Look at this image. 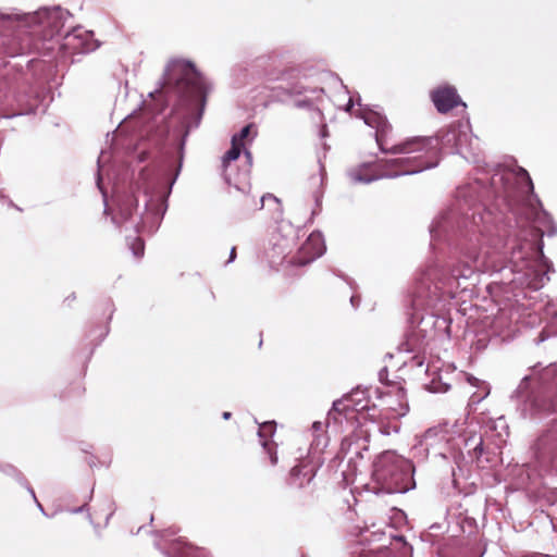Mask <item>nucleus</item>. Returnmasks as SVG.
Segmentation results:
<instances>
[{"label": "nucleus", "mask_w": 557, "mask_h": 557, "mask_svg": "<svg viewBox=\"0 0 557 557\" xmlns=\"http://www.w3.org/2000/svg\"><path fill=\"white\" fill-rule=\"evenodd\" d=\"M451 322L453 319L449 313L446 312V308L443 311H436V321L434 322V339L449 341L451 337Z\"/></svg>", "instance_id": "25"}, {"label": "nucleus", "mask_w": 557, "mask_h": 557, "mask_svg": "<svg viewBox=\"0 0 557 557\" xmlns=\"http://www.w3.org/2000/svg\"><path fill=\"white\" fill-rule=\"evenodd\" d=\"M271 247L265 250L267 258L271 265L281 263L288 255L287 240L283 237H272Z\"/></svg>", "instance_id": "26"}, {"label": "nucleus", "mask_w": 557, "mask_h": 557, "mask_svg": "<svg viewBox=\"0 0 557 557\" xmlns=\"http://www.w3.org/2000/svg\"><path fill=\"white\" fill-rule=\"evenodd\" d=\"M261 446L264 453L269 456L271 466H276L278 462L277 445L273 441L264 440L261 441Z\"/></svg>", "instance_id": "34"}, {"label": "nucleus", "mask_w": 557, "mask_h": 557, "mask_svg": "<svg viewBox=\"0 0 557 557\" xmlns=\"http://www.w3.org/2000/svg\"><path fill=\"white\" fill-rule=\"evenodd\" d=\"M178 532L176 527L153 531L154 548L164 557H209L205 548L193 545L185 537L176 536Z\"/></svg>", "instance_id": "12"}, {"label": "nucleus", "mask_w": 557, "mask_h": 557, "mask_svg": "<svg viewBox=\"0 0 557 557\" xmlns=\"http://www.w3.org/2000/svg\"><path fill=\"white\" fill-rule=\"evenodd\" d=\"M35 503H36V505H37L38 509H39L44 515H47V513L45 512V509H44L42 505H41L38 500H37V502H35Z\"/></svg>", "instance_id": "61"}, {"label": "nucleus", "mask_w": 557, "mask_h": 557, "mask_svg": "<svg viewBox=\"0 0 557 557\" xmlns=\"http://www.w3.org/2000/svg\"><path fill=\"white\" fill-rule=\"evenodd\" d=\"M486 395H487V393H485V394H484V396H480V397H478V398H475V396H474V395H472V396H471V399H472V401H473V403H479V401H481V400H482Z\"/></svg>", "instance_id": "53"}, {"label": "nucleus", "mask_w": 557, "mask_h": 557, "mask_svg": "<svg viewBox=\"0 0 557 557\" xmlns=\"http://www.w3.org/2000/svg\"><path fill=\"white\" fill-rule=\"evenodd\" d=\"M510 401L522 419L542 421L557 414V362L523 376Z\"/></svg>", "instance_id": "7"}, {"label": "nucleus", "mask_w": 557, "mask_h": 557, "mask_svg": "<svg viewBox=\"0 0 557 557\" xmlns=\"http://www.w3.org/2000/svg\"><path fill=\"white\" fill-rule=\"evenodd\" d=\"M400 407H401L403 411L399 413V416H405L409 411V406L406 403L405 405L400 404Z\"/></svg>", "instance_id": "51"}, {"label": "nucleus", "mask_w": 557, "mask_h": 557, "mask_svg": "<svg viewBox=\"0 0 557 557\" xmlns=\"http://www.w3.org/2000/svg\"><path fill=\"white\" fill-rule=\"evenodd\" d=\"M302 251L309 255V257L306 260H299L301 265L310 263L322 257L326 251L323 234L320 231L312 232L302 245Z\"/></svg>", "instance_id": "22"}, {"label": "nucleus", "mask_w": 557, "mask_h": 557, "mask_svg": "<svg viewBox=\"0 0 557 557\" xmlns=\"http://www.w3.org/2000/svg\"><path fill=\"white\" fill-rule=\"evenodd\" d=\"M377 377H379V381L386 385V386H391L392 385V382L388 380V369L387 367H383L379 373H377Z\"/></svg>", "instance_id": "40"}, {"label": "nucleus", "mask_w": 557, "mask_h": 557, "mask_svg": "<svg viewBox=\"0 0 557 557\" xmlns=\"http://www.w3.org/2000/svg\"><path fill=\"white\" fill-rule=\"evenodd\" d=\"M355 107V101L352 98H349L348 102L345 106V111L350 112Z\"/></svg>", "instance_id": "49"}, {"label": "nucleus", "mask_w": 557, "mask_h": 557, "mask_svg": "<svg viewBox=\"0 0 557 557\" xmlns=\"http://www.w3.org/2000/svg\"><path fill=\"white\" fill-rule=\"evenodd\" d=\"M502 187L494 188L492 182L487 187L482 180H471L457 187L455 200L450 208L436 216L430 225V246L436 249L443 242L442 251L435 255L418 276L432 263L447 262L453 256L458 268L468 259L467 255L474 248L478 278L480 277V259L492 258L491 242L495 239V227L500 225L504 216L502 206Z\"/></svg>", "instance_id": "4"}, {"label": "nucleus", "mask_w": 557, "mask_h": 557, "mask_svg": "<svg viewBox=\"0 0 557 557\" xmlns=\"http://www.w3.org/2000/svg\"><path fill=\"white\" fill-rule=\"evenodd\" d=\"M497 449L495 445L486 444L483 441L482 444H476V453L471 462H475L479 468L492 467L497 461Z\"/></svg>", "instance_id": "24"}, {"label": "nucleus", "mask_w": 557, "mask_h": 557, "mask_svg": "<svg viewBox=\"0 0 557 557\" xmlns=\"http://www.w3.org/2000/svg\"><path fill=\"white\" fill-rule=\"evenodd\" d=\"M257 136V127L255 123H249L240 128L238 133L232 136L233 141L236 144H245V140L251 143Z\"/></svg>", "instance_id": "28"}, {"label": "nucleus", "mask_w": 557, "mask_h": 557, "mask_svg": "<svg viewBox=\"0 0 557 557\" xmlns=\"http://www.w3.org/2000/svg\"><path fill=\"white\" fill-rule=\"evenodd\" d=\"M231 417H232V412H230V411H224V412L222 413V418H223L224 420H230V419H231Z\"/></svg>", "instance_id": "54"}, {"label": "nucleus", "mask_w": 557, "mask_h": 557, "mask_svg": "<svg viewBox=\"0 0 557 557\" xmlns=\"http://www.w3.org/2000/svg\"><path fill=\"white\" fill-rule=\"evenodd\" d=\"M250 191H246L243 195V207H244V216H250L256 211L261 210L264 207L265 202H271L275 206V210L278 212V215L283 214V206L281 199H278L273 194H264L260 197L259 200L256 199L255 196L249 195Z\"/></svg>", "instance_id": "21"}, {"label": "nucleus", "mask_w": 557, "mask_h": 557, "mask_svg": "<svg viewBox=\"0 0 557 557\" xmlns=\"http://www.w3.org/2000/svg\"><path fill=\"white\" fill-rule=\"evenodd\" d=\"M539 465L549 474H557V428L543 432L532 446Z\"/></svg>", "instance_id": "16"}, {"label": "nucleus", "mask_w": 557, "mask_h": 557, "mask_svg": "<svg viewBox=\"0 0 557 557\" xmlns=\"http://www.w3.org/2000/svg\"><path fill=\"white\" fill-rule=\"evenodd\" d=\"M379 430H380L381 434L387 436V435H391L392 433H399L400 424L399 423H394V424L383 423L380 425Z\"/></svg>", "instance_id": "39"}, {"label": "nucleus", "mask_w": 557, "mask_h": 557, "mask_svg": "<svg viewBox=\"0 0 557 557\" xmlns=\"http://www.w3.org/2000/svg\"><path fill=\"white\" fill-rule=\"evenodd\" d=\"M552 321L557 326V311L554 313Z\"/></svg>", "instance_id": "62"}, {"label": "nucleus", "mask_w": 557, "mask_h": 557, "mask_svg": "<svg viewBox=\"0 0 557 557\" xmlns=\"http://www.w3.org/2000/svg\"><path fill=\"white\" fill-rule=\"evenodd\" d=\"M494 188L502 187L505 210L500 225L495 227L491 242L492 258L498 257L510 267H502L512 274L507 283L511 288L539 290L555 272L553 262L544 255L543 237H555L557 224L534 191L529 172L519 168L518 174L495 173Z\"/></svg>", "instance_id": "2"}, {"label": "nucleus", "mask_w": 557, "mask_h": 557, "mask_svg": "<svg viewBox=\"0 0 557 557\" xmlns=\"http://www.w3.org/2000/svg\"><path fill=\"white\" fill-rule=\"evenodd\" d=\"M312 428L315 430H321V422H319V421L313 422Z\"/></svg>", "instance_id": "60"}, {"label": "nucleus", "mask_w": 557, "mask_h": 557, "mask_svg": "<svg viewBox=\"0 0 557 557\" xmlns=\"http://www.w3.org/2000/svg\"><path fill=\"white\" fill-rule=\"evenodd\" d=\"M459 525L463 533L472 534L476 529V520L472 517H459Z\"/></svg>", "instance_id": "37"}, {"label": "nucleus", "mask_w": 557, "mask_h": 557, "mask_svg": "<svg viewBox=\"0 0 557 557\" xmlns=\"http://www.w3.org/2000/svg\"><path fill=\"white\" fill-rule=\"evenodd\" d=\"M413 462L394 450L377 455L372 463V481L377 485L374 494H405L416 488Z\"/></svg>", "instance_id": "9"}, {"label": "nucleus", "mask_w": 557, "mask_h": 557, "mask_svg": "<svg viewBox=\"0 0 557 557\" xmlns=\"http://www.w3.org/2000/svg\"><path fill=\"white\" fill-rule=\"evenodd\" d=\"M244 149V144H236L231 140V148L225 152L222 158V166L224 169V178L228 185L234 186V180L231 177V173L228 172L231 168V163L236 161Z\"/></svg>", "instance_id": "27"}, {"label": "nucleus", "mask_w": 557, "mask_h": 557, "mask_svg": "<svg viewBox=\"0 0 557 557\" xmlns=\"http://www.w3.org/2000/svg\"><path fill=\"white\" fill-rule=\"evenodd\" d=\"M476 255L472 248L460 268L456 265L453 256L447 262L432 263L417 276L406 313L408 330L400 344L401 350L416 352L412 358L416 366H423L424 358L420 354H424L430 342L434 341L436 311H443L459 294L473 293L478 285L473 263Z\"/></svg>", "instance_id": "5"}, {"label": "nucleus", "mask_w": 557, "mask_h": 557, "mask_svg": "<svg viewBox=\"0 0 557 557\" xmlns=\"http://www.w3.org/2000/svg\"><path fill=\"white\" fill-rule=\"evenodd\" d=\"M24 71L21 64H5L4 71L0 73V103H5L10 99L17 103L24 97L17 94L21 84L24 81Z\"/></svg>", "instance_id": "17"}, {"label": "nucleus", "mask_w": 557, "mask_h": 557, "mask_svg": "<svg viewBox=\"0 0 557 557\" xmlns=\"http://www.w3.org/2000/svg\"><path fill=\"white\" fill-rule=\"evenodd\" d=\"M318 213V211L314 209L312 210V213H311V219Z\"/></svg>", "instance_id": "63"}, {"label": "nucleus", "mask_w": 557, "mask_h": 557, "mask_svg": "<svg viewBox=\"0 0 557 557\" xmlns=\"http://www.w3.org/2000/svg\"><path fill=\"white\" fill-rule=\"evenodd\" d=\"M361 117L366 125L374 128V138L382 153L385 154H408L410 145L418 141V138H406L405 140L389 146L388 135L392 132V125L387 117L382 113L364 108Z\"/></svg>", "instance_id": "13"}, {"label": "nucleus", "mask_w": 557, "mask_h": 557, "mask_svg": "<svg viewBox=\"0 0 557 557\" xmlns=\"http://www.w3.org/2000/svg\"><path fill=\"white\" fill-rule=\"evenodd\" d=\"M255 423L259 424V430L257 433L259 441L260 442L264 441V440L272 441V437L276 431V423L274 421H267L263 423H259L256 418H255Z\"/></svg>", "instance_id": "29"}, {"label": "nucleus", "mask_w": 557, "mask_h": 557, "mask_svg": "<svg viewBox=\"0 0 557 557\" xmlns=\"http://www.w3.org/2000/svg\"><path fill=\"white\" fill-rule=\"evenodd\" d=\"M34 103L35 104H28V106H25L23 107L20 103H17L20 106V110L11 115H9V117H14V116H20V115H27V114H34L36 113V109H37V100H34Z\"/></svg>", "instance_id": "38"}, {"label": "nucleus", "mask_w": 557, "mask_h": 557, "mask_svg": "<svg viewBox=\"0 0 557 557\" xmlns=\"http://www.w3.org/2000/svg\"><path fill=\"white\" fill-rule=\"evenodd\" d=\"M322 197H323L322 191L315 190L313 193V199H314V202H315V207L319 208V211L321 210Z\"/></svg>", "instance_id": "42"}, {"label": "nucleus", "mask_w": 557, "mask_h": 557, "mask_svg": "<svg viewBox=\"0 0 557 557\" xmlns=\"http://www.w3.org/2000/svg\"><path fill=\"white\" fill-rule=\"evenodd\" d=\"M319 466L302 460L294 466L286 479V484L292 488H302L310 484L317 474Z\"/></svg>", "instance_id": "20"}, {"label": "nucleus", "mask_w": 557, "mask_h": 557, "mask_svg": "<svg viewBox=\"0 0 557 557\" xmlns=\"http://www.w3.org/2000/svg\"><path fill=\"white\" fill-rule=\"evenodd\" d=\"M76 299V295L75 293H72L70 294L66 298H65V301H74Z\"/></svg>", "instance_id": "55"}, {"label": "nucleus", "mask_w": 557, "mask_h": 557, "mask_svg": "<svg viewBox=\"0 0 557 557\" xmlns=\"http://www.w3.org/2000/svg\"><path fill=\"white\" fill-rule=\"evenodd\" d=\"M92 495H94V488H91V491H90L89 495H88V496H87V498H86V502H85L82 506L70 508V509H67V511H69L70 513H73V515H77V513L86 512V513H87V515H86V517H87V519H88L89 523H90L91 525H94V528H97V527H98V524H96V523L94 522L92 516H91V513L89 512V503H90V502H91V499H92Z\"/></svg>", "instance_id": "33"}, {"label": "nucleus", "mask_w": 557, "mask_h": 557, "mask_svg": "<svg viewBox=\"0 0 557 557\" xmlns=\"http://www.w3.org/2000/svg\"><path fill=\"white\" fill-rule=\"evenodd\" d=\"M211 85L195 63L186 59H172L164 69L159 88L149 92L163 100L156 114L171 107L176 125L168 127L169 147L164 149L159 177L144 191V208L139 211L138 193L134 189L120 197L117 214L112 222L135 234L153 235L163 221L169 207V197L182 171L185 145L191 129L200 125Z\"/></svg>", "instance_id": "1"}, {"label": "nucleus", "mask_w": 557, "mask_h": 557, "mask_svg": "<svg viewBox=\"0 0 557 557\" xmlns=\"http://www.w3.org/2000/svg\"><path fill=\"white\" fill-rule=\"evenodd\" d=\"M426 388L431 393H446L449 391L450 385L446 382L442 381V377H433L431 382L426 385Z\"/></svg>", "instance_id": "36"}, {"label": "nucleus", "mask_w": 557, "mask_h": 557, "mask_svg": "<svg viewBox=\"0 0 557 557\" xmlns=\"http://www.w3.org/2000/svg\"><path fill=\"white\" fill-rule=\"evenodd\" d=\"M236 256H237V253H236V247H235V246H233V247L231 248V251H230V255H228V259H227V261L225 262V264H230V263L234 262V261H235V259H236Z\"/></svg>", "instance_id": "44"}, {"label": "nucleus", "mask_w": 557, "mask_h": 557, "mask_svg": "<svg viewBox=\"0 0 557 557\" xmlns=\"http://www.w3.org/2000/svg\"><path fill=\"white\" fill-rule=\"evenodd\" d=\"M97 165H98V169H97V173H96V186L99 189V191L101 193L102 198H103L104 214H108V212H109L108 193H107V189L104 188L103 181H102V175H101V170H100L101 169L100 158H98V160H97Z\"/></svg>", "instance_id": "35"}, {"label": "nucleus", "mask_w": 557, "mask_h": 557, "mask_svg": "<svg viewBox=\"0 0 557 557\" xmlns=\"http://www.w3.org/2000/svg\"><path fill=\"white\" fill-rule=\"evenodd\" d=\"M532 557H557V555L534 554Z\"/></svg>", "instance_id": "57"}, {"label": "nucleus", "mask_w": 557, "mask_h": 557, "mask_svg": "<svg viewBox=\"0 0 557 557\" xmlns=\"http://www.w3.org/2000/svg\"><path fill=\"white\" fill-rule=\"evenodd\" d=\"M468 382L471 384V385H476V383L479 382V380L476 377H474L473 375H469L468 376Z\"/></svg>", "instance_id": "52"}, {"label": "nucleus", "mask_w": 557, "mask_h": 557, "mask_svg": "<svg viewBox=\"0 0 557 557\" xmlns=\"http://www.w3.org/2000/svg\"><path fill=\"white\" fill-rule=\"evenodd\" d=\"M436 444L445 445L446 438H445L444 433L441 430H438L436 428H431L424 432L421 440L419 441V444H417L413 447V450L414 451L423 450L426 453V456H429L432 453L434 456H438L443 460H448L451 457L454 460V465L449 466L450 476H451L450 482L455 488H458V481L456 478V469L461 471V467L459 465V458L462 455V453L457 455L456 453H453V451H449L448 454L443 453V451H436L434 449V446Z\"/></svg>", "instance_id": "15"}, {"label": "nucleus", "mask_w": 557, "mask_h": 557, "mask_svg": "<svg viewBox=\"0 0 557 557\" xmlns=\"http://www.w3.org/2000/svg\"><path fill=\"white\" fill-rule=\"evenodd\" d=\"M320 135H321V137H325V136L327 135V128H326V126H323V127L321 128V131H320Z\"/></svg>", "instance_id": "58"}, {"label": "nucleus", "mask_w": 557, "mask_h": 557, "mask_svg": "<svg viewBox=\"0 0 557 557\" xmlns=\"http://www.w3.org/2000/svg\"><path fill=\"white\" fill-rule=\"evenodd\" d=\"M338 276L342 277L350 286V288H352V289L355 288L356 282L352 278H350L344 274H338Z\"/></svg>", "instance_id": "46"}, {"label": "nucleus", "mask_w": 557, "mask_h": 557, "mask_svg": "<svg viewBox=\"0 0 557 557\" xmlns=\"http://www.w3.org/2000/svg\"><path fill=\"white\" fill-rule=\"evenodd\" d=\"M368 389L359 386L345 394L342 398L333 401L332 409L327 412V424L331 420L341 423L342 418L350 419L354 413L369 410Z\"/></svg>", "instance_id": "14"}, {"label": "nucleus", "mask_w": 557, "mask_h": 557, "mask_svg": "<svg viewBox=\"0 0 557 557\" xmlns=\"http://www.w3.org/2000/svg\"><path fill=\"white\" fill-rule=\"evenodd\" d=\"M126 240H127V245L133 253L134 257L136 258H141L145 253V242L141 237L139 236H136V237H131V236H127L126 237Z\"/></svg>", "instance_id": "32"}, {"label": "nucleus", "mask_w": 557, "mask_h": 557, "mask_svg": "<svg viewBox=\"0 0 557 557\" xmlns=\"http://www.w3.org/2000/svg\"><path fill=\"white\" fill-rule=\"evenodd\" d=\"M242 153H244L245 157V164L239 170L237 177L234 178V187L242 194H245L251 189L249 178L252 166V153L249 149L246 148L245 144Z\"/></svg>", "instance_id": "23"}, {"label": "nucleus", "mask_w": 557, "mask_h": 557, "mask_svg": "<svg viewBox=\"0 0 557 557\" xmlns=\"http://www.w3.org/2000/svg\"><path fill=\"white\" fill-rule=\"evenodd\" d=\"M21 485L27 490V492L29 493V495L33 497L34 502H37V497H36L35 491H34V488L30 486V484L28 483V481L26 480V484H21Z\"/></svg>", "instance_id": "45"}, {"label": "nucleus", "mask_w": 557, "mask_h": 557, "mask_svg": "<svg viewBox=\"0 0 557 557\" xmlns=\"http://www.w3.org/2000/svg\"><path fill=\"white\" fill-rule=\"evenodd\" d=\"M482 443H483L482 434L473 433L465 438L463 448L466 449L467 455L470 458V460L473 458V456L476 453V444H482Z\"/></svg>", "instance_id": "30"}, {"label": "nucleus", "mask_w": 557, "mask_h": 557, "mask_svg": "<svg viewBox=\"0 0 557 557\" xmlns=\"http://www.w3.org/2000/svg\"><path fill=\"white\" fill-rule=\"evenodd\" d=\"M102 310L104 312H108L107 322L104 325H101L99 323H92L85 332V338L89 341V345L91 346L88 354V359L91 358L96 347H98L104 338L108 336L110 332V322L113 318V314L115 312V306L111 298H108L102 304Z\"/></svg>", "instance_id": "18"}, {"label": "nucleus", "mask_w": 557, "mask_h": 557, "mask_svg": "<svg viewBox=\"0 0 557 557\" xmlns=\"http://www.w3.org/2000/svg\"><path fill=\"white\" fill-rule=\"evenodd\" d=\"M438 159L425 161L422 156L382 158L372 162H362L347 172L352 183L370 184L382 178H397L421 173L436 168Z\"/></svg>", "instance_id": "10"}, {"label": "nucleus", "mask_w": 557, "mask_h": 557, "mask_svg": "<svg viewBox=\"0 0 557 557\" xmlns=\"http://www.w3.org/2000/svg\"><path fill=\"white\" fill-rule=\"evenodd\" d=\"M470 127L471 126L469 120L455 121L449 125L438 129L434 136H414L413 138H418V141L410 145L408 154L412 152L430 150H438L446 151L448 153L460 154L469 162L474 163L479 172H483L485 174L493 172L488 181L481 178L487 187H490L491 180L495 173L518 174L520 166H517L513 171H509L506 170L500 163H496L491 168L487 163L484 162V158L480 152H473L470 157L467 156V153L463 151V144L468 139Z\"/></svg>", "instance_id": "8"}, {"label": "nucleus", "mask_w": 557, "mask_h": 557, "mask_svg": "<svg viewBox=\"0 0 557 557\" xmlns=\"http://www.w3.org/2000/svg\"><path fill=\"white\" fill-rule=\"evenodd\" d=\"M0 472L13 478L18 484H26V478L24 476V474L11 463L0 462Z\"/></svg>", "instance_id": "31"}, {"label": "nucleus", "mask_w": 557, "mask_h": 557, "mask_svg": "<svg viewBox=\"0 0 557 557\" xmlns=\"http://www.w3.org/2000/svg\"><path fill=\"white\" fill-rule=\"evenodd\" d=\"M548 338V335H546L545 331H542L539 335L537 344L545 342Z\"/></svg>", "instance_id": "50"}, {"label": "nucleus", "mask_w": 557, "mask_h": 557, "mask_svg": "<svg viewBox=\"0 0 557 557\" xmlns=\"http://www.w3.org/2000/svg\"><path fill=\"white\" fill-rule=\"evenodd\" d=\"M405 396H406V389L401 385H398L397 386V397L399 399H404Z\"/></svg>", "instance_id": "47"}, {"label": "nucleus", "mask_w": 557, "mask_h": 557, "mask_svg": "<svg viewBox=\"0 0 557 557\" xmlns=\"http://www.w3.org/2000/svg\"><path fill=\"white\" fill-rule=\"evenodd\" d=\"M502 187L494 188L492 182L487 187L482 180H471L457 187L455 200L450 208L436 216L430 225V246L436 249L443 242L442 251L435 255L418 276L432 263L447 262L453 256L458 268L468 259L467 255L474 248L478 278L480 277V259L492 258L491 242L495 239V227L500 225L504 216L502 206Z\"/></svg>", "instance_id": "3"}, {"label": "nucleus", "mask_w": 557, "mask_h": 557, "mask_svg": "<svg viewBox=\"0 0 557 557\" xmlns=\"http://www.w3.org/2000/svg\"><path fill=\"white\" fill-rule=\"evenodd\" d=\"M430 97L440 113H447L459 106L467 107L458 95L457 89L450 85H444L433 89Z\"/></svg>", "instance_id": "19"}, {"label": "nucleus", "mask_w": 557, "mask_h": 557, "mask_svg": "<svg viewBox=\"0 0 557 557\" xmlns=\"http://www.w3.org/2000/svg\"><path fill=\"white\" fill-rule=\"evenodd\" d=\"M395 539L398 541V542H403L405 545H408V543L406 542V539L404 535H397L395 536Z\"/></svg>", "instance_id": "56"}, {"label": "nucleus", "mask_w": 557, "mask_h": 557, "mask_svg": "<svg viewBox=\"0 0 557 557\" xmlns=\"http://www.w3.org/2000/svg\"><path fill=\"white\" fill-rule=\"evenodd\" d=\"M360 296L359 295H356L354 294L351 297H350V304L352 306V308L357 309L359 306H360Z\"/></svg>", "instance_id": "43"}, {"label": "nucleus", "mask_w": 557, "mask_h": 557, "mask_svg": "<svg viewBox=\"0 0 557 557\" xmlns=\"http://www.w3.org/2000/svg\"><path fill=\"white\" fill-rule=\"evenodd\" d=\"M96 460H97V457H96V456H94V455H90V457H88V458L86 459V461H87V463H88V466H89L90 468H94V467H96V466H97Z\"/></svg>", "instance_id": "48"}, {"label": "nucleus", "mask_w": 557, "mask_h": 557, "mask_svg": "<svg viewBox=\"0 0 557 557\" xmlns=\"http://www.w3.org/2000/svg\"><path fill=\"white\" fill-rule=\"evenodd\" d=\"M106 503H107L108 508L110 510L109 513L106 517V525H107L109 523L110 519L112 518V516L114 515L115 508H114V502L112 499L107 498Z\"/></svg>", "instance_id": "41"}, {"label": "nucleus", "mask_w": 557, "mask_h": 557, "mask_svg": "<svg viewBox=\"0 0 557 557\" xmlns=\"http://www.w3.org/2000/svg\"><path fill=\"white\" fill-rule=\"evenodd\" d=\"M72 14L60 5L42 7L34 12L23 13L16 9L10 12L0 11V53L17 57L25 52L26 46L20 39V34L30 30L41 35L44 40L57 37L69 38L76 29L65 23Z\"/></svg>", "instance_id": "6"}, {"label": "nucleus", "mask_w": 557, "mask_h": 557, "mask_svg": "<svg viewBox=\"0 0 557 557\" xmlns=\"http://www.w3.org/2000/svg\"><path fill=\"white\" fill-rule=\"evenodd\" d=\"M277 79L281 84L272 88L271 97L274 101L283 102L293 96L309 95V97L295 101L294 104L298 109H312L313 99H319L324 94L322 87H309L305 85L301 72L296 67L282 72Z\"/></svg>", "instance_id": "11"}, {"label": "nucleus", "mask_w": 557, "mask_h": 557, "mask_svg": "<svg viewBox=\"0 0 557 557\" xmlns=\"http://www.w3.org/2000/svg\"><path fill=\"white\" fill-rule=\"evenodd\" d=\"M90 448H91L90 445H85V446L82 447V451H84L86 454H90Z\"/></svg>", "instance_id": "59"}]
</instances>
